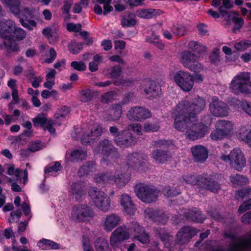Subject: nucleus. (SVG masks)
Here are the masks:
<instances>
[{"instance_id": "obj_29", "label": "nucleus", "mask_w": 251, "mask_h": 251, "mask_svg": "<svg viewBox=\"0 0 251 251\" xmlns=\"http://www.w3.org/2000/svg\"><path fill=\"white\" fill-rule=\"evenodd\" d=\"M99 148V150L101 151L103 156H108L115 153V149L110 142L106 139H104L100 142Z\"/></svg>"}, {"instance_id": "obj_47", "label": "nucleus", "mask_w": 251, "mask_h": 251, "mask_svg": "<svg viewBox=\"0 0 251 251\" xmlns=\"http://www.w3.org/2000/svg\"><path fill=\"white\" fill-rule=\"evenodd\" d=\"M107 74L112 78L119 77L122 72V68L119 65H116L107 70Z\"/></svg>"}, {"instance_id": "obj_55", "label": "nucleus", "mask_w": 251, "mask_h": 251, "mask_svg": "<svg viewBox=\"0 0 251 251\" xmlns=\"http://www.w3.org/2000/svg\"><path fill=\"white\" fill-rule=\"evenodd\" d=\"M14 33L18 41H21L24 39L26 35L25 31L20 27H15L13 29Z\"/></svg>"}, {"instance_id": "obj_20", "label": "nucleus", "mask_w": 251, "mask_h": 251, "mask_svg": "<svg viewBox=\"0 0 251 251\" xmlns=\"http://www.w3.org/2000/svg\"><path fill=\"white\" fill-rule=\"evenodd\" d=\"M121 220L120 216L116 214H108L103 219L101 226L105 231L110 232L120 224Z\"/></svg>"}, {"instance_id": "obj_35", "label": "nucleus", "mask_w": 251, "mask_h": 251, "mask_svg": "<svg viewBox=\"0 0 251 251\" xmlns=\"http://www.w3.org/2000/svg\"><path fill=\"white\" fill-rule=\"evenodd\" d=\"M158 14V11L153 9H140L137 10L135 12L137 16L144 19L152 18Z\"/></svg>"}, {"instance_id": "obj_18", "label": "nucleus", "mask_w": 251, "mask_h": 251, "mask_svg": "<svg viewBox=\"0 0 251 251\" xmlns=\"http://www.w3.org/2000/svg\"><path fill=\"white\" fill-rule=\"evenodd\" d=\"M127 117L130 120L140 121L151 117V113L146 108L135 106L128 110Z\"/></svg>"}, {"instance_id": "obj_62", "label": "nucleus", "mask_w": 251, "mask_h": 251, "mask_svg": "<svg viewBox=\"0 0 251 251\" xmlns=\"http://www.w3.org/2000/svg\"><path fill=\"white\" fill-rule=\"evenodd\" d=\"M251 208V199H249L246 201H245L239 207L238 212L240 213H244L246 211L250 209Z\"/></svg>"}, {"instance_id": "obj_51", "label": "nucleus", "mask_w": 251, "mask_h": 251, "mask_svg": "<svg viewBox=\"0 0 251 251\" xmlns=\"http://www.w3.org/2000/svg\"><path fill=\"white\" fill-rule=\"evenodd\" d=\"M117 96L116 92L110 91L107 92L101 96V100L102 102L108 103L113 100Z\"/></svg>"}, {"instance_id": "obj_61", "label": "nucleus", "mask_w": 251, "mask_h": 251, "mask_svg": "<svg viewBox=\"0 0 251 251\" xmlns=\"http://www.w3.org/2000/svg\"><path fill=\"white\" fill-rule=\"evenodd\" d=\"M66 28L69 31L78 32L81 30V25L80 24L68 23L67 24Z\"/></svg>"}, {"instance_id": "obj_21", "label": "nucleus", "mask_w": 251, "mask_h": 251, "mask_svg": "<svg viewBox=\"0 0 251 251\" xmlns=\"http://www.w3.org/2000/svg\"><path fill=\"white\" fill-rule=\"evenodd\" d=\"M35 126H40L44 130H48L53 134L55 132V129L53 127V123L51 120H48L44 115H38L32 119Z\"/></svg>"}, {"instance_id": "obj_9", "label": "nucleus", "mask_w": 251, "mask_h": 251, "mask_svg": "<svg viewBox=\"0 0 251 251\" xmlns=\"http://www.w3.org/2000/svg\"><path fill=\"white\" fill-rule=\"evenodd\" d=\"M179 60L183 66L190 71L199 73L203 70L204 67L198 62V57L189 50H184L181 52Z\"/></svg>"}, {"instance_id": "obj_60", "label": "nucleus", "mask_w": 251, "mask_h": 251, "mask_svg": "<svg viewBox=\"0 0 251 251\" xmlns=\"http://www.w3.org/2000/svg\"><path fill=\"white\" fill-rule=\"evenodd\" d=\"M250 195H251V187H249L246 190L238 191L236 194L235 197L236 199H239Z\"/></svg>"}, {"instance_id": "obj_25", "label": "nucleus", "mask_w": 251, "mask_h": 251, "mask_svg": "<svg viewBox=\"0 0 251 251\" xmlns=\"http://www.w3.org/2000/svg\"><path fill=\"white\" fill-rule=\"evenodd\" d=\"M142 89L149 98H156L159 93V87L152 81L146 80L142 84Z\"/></svg>"}, {"instance_id": "obj_63", "label": "nucleus", "mask_w": 251, "mask_h": 251, "mask_svg": "<svg viewBox=\"0 0 251 251\" xmlns=\"http://www.w3.org/2000/svg\"><path fill=\"white\" fill-rule=\"evenodd\" d=\"M73 3V0H66L64 1V4L62 7L63 13H68Z\"/></svg>"}, {"instance_id": "obj_49", "label": "nucleus", "mask_w": 251, "mask_h": 251, "mask_svg": "<svg viewBox=\"0 0 251 251\" xmlns=\"http://www.w3.org/2000/svg\"><path fill=\"white\" fill-rule=\"evenodd\" d=\"M69 112V107L66 106H62L57 110L54 116L56 119L65 118Z\"/></svg>"}, {"instance_id": "obj_1", "label": "nucleus", "mask_w": 251, "mask_h": 251, "mask_svg": "<svg viewBox=\"0 0 251 251\" xmlns=\"http://www.w3.org/2000/svg\"><path fill=\"white\" fill-rule=\"evenodd\" d=\"M205 101L202 98L195 99L192 103L182 101L176 106L173 113L174 127L177 131L185 132L193 115H196L205 107Z\"/></svg>"}, {"instance_id": "obj_6", "label": "nucleus", "mask_w": 251, "mask_h": 251, "mask_svg": "<svg viewBox=\"0 0 251 251\" xmlns=\"http://www.w3.org/2000/svg\"><path fill=\"white\" fill-rule=\"evenodd\" d=\"M250 75L249 73L240 72L234 76L230 85L232 91L235 93L241 92L251 94V82L250 80Z\"/></svg>"}, {"instance_id": "obj_46", "label": "nucleus", "mask_w": 251, "mask_h": 251, "mask_svg": "<svg viewBox=\"0 0 251 251\" xmlns=\"http://www.w3.org/2000/svg\"><path fill=\"white\" fill-rule=\"evenodd\" d=\"M239 105L244 112L251 116V101L243 100L239 101Z\"/></svg>"}, {"instance_id": "obj_45", "label": "nucleus", "mask_w": 251, "mask_h": 251, "mask_svg": "<svg viewBox=\"0 0 251 251\" xmlns=\"http://www.w3.org/2000/svg\"><path fill=\"white\" fill-rule=\"evenodd\" d=\"M128 17L129 19H127L125 18H123L121 21V25L123 27H131L134 26L137 21L135 18V15L132 14L129 15Z\"/></svg>"}, {"instance_id": "obj_2", "label": "nucleus", "mask_w": 251, "mask_h": 251, "mask_svg": "<svg viewBox=\"0 0 251 251\" xmlns=\"http://www.w3.org/2000/svg\"><path fill=\"white\" fill-rule=\"evenodd\" d=\"M95 181L98 184L107 183L115 184L119 188L124 187L130 180V176L123 169L120 168L105 174L97 175L94 177Z\"/></svg>"}, {"instance_id": "obj_3", "label": "nucleus", "mask_w": 251, "mask_h": 251, "mask_svg": "<svg viewBox=\"0 0 251 251\" xmlns=\"http://www.w3.org/2000/svg\"><path fill=\"white\" fill-rule=\"evenodd\" d=\"M15 23L9 19L0 21V37L3 39V46L10 52L17 51L18 45L12 40V31Z\"/></svg>"}, {"instance_id": "obj_24", "label": "nucleus", "mask_w": 251, "mask_h": 251, "mask_svg": "<svg viewBox=\"0 0 251 251\" xmlns=\"http://www.w3.org/2000/svg\"><path fill=\"white\" fill-rule=\"evenodd\" d=\"M197 233V230L194 228L188 226L183 227L177 233V239L180 244H182L188 242Z\"/></svg>"}, {"instance_id": "obj_17", "label": "nucleus", "mask_w": 251, "mask_h": 251, "mask_svg": "<svg viewBox=\"0 0 251 251\" xmlns=\"http://www.w3.org/2000/svg\"><path fill=\"white\" fill-rule=\"evenodd\" d=\"M209 108L211 113L213 115L217 117L227 116L229 111L227 105L219 100L217 97H213L212 99Z\"/></svg>"}, {"instance_id": "obj_14", "label": "nucleus", "mask_w": 251, "mask_h": 251, "mask_svg": "<svg viewBox=\"0 0 251 251\" xmlns=\"http://www.w3.org/2000/svg\"><path fill=\"white\" fill-rule=\"evenodd\" d=\"M138 197L143 201L150 203L157 200L159 192L147 185L140 184L136 187Z\"/></svg>"}, {"instance_id": "obj_31", "label": "nucleus", "mask_w": 251, "mask_h": 251, "mask_svg": "<svg viewBox=\"0 0 251 251\" xmlns=\"http://www.w3.org/2000/svg\"><path fill=\"white\" fill-rule=\"evenodd\" d=\"M238 137L251 147V128L249 129L246 126H241L239 129Z\"/></svg>"}, {"instance_id": "obj_56", "label": "nucleus", "mask_w": 251, "mask_h": 251, "mask_svg": "<svg viewBox=\"0 0 251 251\" xmlns=\"http://www.w3.org/2000/svg\"><path fill=\"white\" fill-rule=\"evenodd\" d=\"M71 66L78 71H84L86 69V65L82 61H73L71 64Z\"/></svg>"}, {"instance_id": "obj_34", "label": "nucleus", "mask_w": 251, "mask_h": 251, "mask_svg": "<svg viewBox=\"0 0 251 251\" xmlns=\"http://www.w3.org/2000/svg\"><path fill=\"white\" fill-rule=\"evenodd\" d=\"M58 30V26L57 25H53L44 28L42 30V33L50 41L51 38L53 37L55 39L57 38Z\"/></svg>"}, {"instance_id": "obj_37", "label": "nucleus", "mask_w": 251, "mask_h": 251, "mask_svg": "<svg viewBox=\"0 0 251 251\" xmlns=\"http://www.w3.org/2000/svg\"><path fill=\"white\" fill-rule=\"evenodd\" d=\"M185 216L187 219L197 222L201 223L204 220L201 212L196 209L189 211L186 213Z\"/></svg>"}, {"instance_id": "obj_8", "label": "nucleus", "mask_w": 251, "mask_h": 251, "mask_svg": "<svg viewBox=\"0 0 251 251\" xmlns=\"http://www.w3.org/2000/svg\"><path fill=\"white\" fill-rule=\"evenodd\" d=\"M196 115L191 116V119L185 131L186 137L195 140L202 137L208 130L207 126L198 122Z\"/></svg>"}, {"instance_id": "obj_64", "label": "nucleus", "mask_w": 251, "mask_h": 251, "mask_svg": "<svg viewBox=\"0 0 251 251\" xmlns=\"http://www.w3.org/2000/svg\"><path fill=\"white\" fill-rule=\"evenodd\" d=\"M80 34L84 38L86 44L90 45L94 42L93 38L90 36V34L88 32H81Z\"/></svg>"}, {"instance_id": "obj_30", "label": "nucleus", "mask_w": 251, "mask_h": 251, "mask_svg": "<svg viewBox=\"0 0 251 251\" xmlns=\"http://www.w3.org/2000/svg\"><path fill=\"white\" fill-rule=\"evenodd\" d=\"M0 1L14 15L19 13L20 0H0Z\"/></svg>"}, {"instance_id": "obj_39", "label": "nucleus", "mask_w": 251, "mask_h": 251, "mask_svg": "<svg viewBox=\"0 0 251 251\" xmlns=\"http://www.w3.org/2000/svg\"><path fill=\"white\" fill-rule=\"evenodd\" d=\"M110 112V117H108L110 120H118L122 113L121 105L117 104L112 105Z\"/></svg>"}, {"instance_id": "obj_41", "label": "nucleus", "mask_w": 251, "mask_h": 251, "mask_svg": "<svg viewBox=\"0 0 251 251\" xmlns=\"http://www.w3.org/2000/svg\"><path fill=\"white\" fill-rule=\"evenodd\" d=\"M96 251H109L107 241L103 238H97L94 243Z\"/></svg>"}, {"instance_id": "obj_10", "label": "nucleus", "mask_w": 251, "mask_h": 251, "mask_svg": "<svg viewBox=\"0 0 251 251\" xmlns=\"http://www.w3.org/2000/svg\"><path fill=\"white\" fill-rule=\"evenodd\" d=\"M221 159L228 162L232 168L238 171H241L246 165L244 154L238 148L233 149L228 155H223Z\"/></svg>"}, {"instance_id": "obj_5", "label": "nucleus", "mask_w": 251, "mask_h": 251, "mask_svg": "<svg viewBox=\"0 0 251 251\" xmlns=\"http://www.w3.org/2000/svg\"><path fill=\"white\" fill-rule=\"evenodd\" d=\"M88 194L94 205L101 211H108L111 207V199L104 192L96 187L91 188Z\"/></svg>"}, {"instance_id": "obj_59", "label": "nucleus", "mask_w": 251, "mask_h": 251, "mask_svg": "<svg viewBox=\"0 0 251 251\" xmlns=\"http://www.w3.org/2000/svg\"><path fill=\"white\" fill-rule=\"evenodd\" d=\"M159 127V126L156 124L147 123L144 125V130L145 132H154L157 131Z\"/></svg>"}, {"instance_id": "obj_36", "label": "nucleus", "mask_w": 251, "mask_h": 251, "mask_svg": "<svg viewBox=\"0 0 251 251\" xmlns=\"http://www.w3.org/2000/svg\"><path fill=\"white\" fill-rule=\"evenodd\" d=\"M38 247L41 250H46L50 249H57L59 245L52 241L42 239L37 243Z\"/></svg>"}, {"instance_id": "obj_15", "label": "nucleus", "mask_w": 251, "mask_h": 251, "mask_svg": "<svg viewBox=\"0 0 251 251\" xmlns=\"http://www.w3.org/2000/svg\"><path fill=\"white\" fill-rule=\"evenodd\" d=\"M94 216L93 210L90 207L84 204H78L73 207L71 218L77 222L88 220Z\"/></svg>"}, {"instance_id": "obj_11", "label": "nucleus", "mask_w": 251, "mask_h": 251, "mask_svg": "<svg viewBox=\"0 0 251 251\" xmlns=\"http://www.w3.org/2000/svg\"><path fill=\"white\" fill-rule=\"evenodd\" d=\"M36 11L32 7H24L21 10L20 8L19 13L15 15L20 18L19 22L23 27L32 30L37 26V23L32 19L34 17Z\"/></svg>"}, {"instance_id": "obj_43", "label": "nucleus", "mask_w": 251, "mask_h": 251, "mask_svg": "<svg viewBox=\"0 0 251 251\" xmlns=\"http://www.w3.org/2000/svg\"><path fill=\"white\" fill-rule=\"evenodd\" d=\"M93 96V92L89 89L82 90L79 92V99L84 102L91 100Z\"/></svg>"}, {"instance_id": "obj_58", "label": "nucleus", "mask_w": 251, "mask_h": 251, "mask_svg": "<svg viewBox=\"0 0 251 251\" xmlns=\"http://www.w3.org/2000/svg\"><path fill=\"white\" fill-rule=\"evenodd\" d=\"M21 216L22 213L19 210L11 212L10 213V216L9 218V223H12L18 221Z\"/></svg>"}, {"instance_id": "obj_44", "label": "nucleus", "mask_w": 251, "mask_h": 251, "mask_svg": "<svg viewBox=\"0 0 251 251\" xmlns=\"http://www.w3.org/2000/svg\"><path fill=\"white\" fill-rule=\"evenodd\" d=\"M83 45L82 43H77L75 41H72L69 43L68 48L72 53L77 54L82 49Z\"/></svg>"}, {"instance_id": "obj_7", "label": "nucleus", "mask_w": 251, "mask_h": 251, "mask_svg": "<svg viewBox=\"0 0 251 251\" xmlns=\"http://www.w3.org/2000/svg\"><path fill=\"white\" fill-rule=\"evenodd\" d=\"M215 127L216 129L210 134L213 140L230 137L234 133V125L229 121L219 120L216 123Z\"/></svg>"}, {"instance_id": "obj_16", "label": "nucleus", "mask_w": 251, "mask_h": 251, "mask_svg": "<svg viewBox=\"0 0 251 251\" xmlns=\"http://www.w3.org/2000/svg\"><path fill=\"white\" fill-rule=\"evenodd\" d=\"M129 230L125 226H121L117 228L112 233L110 238L111 246L116 249L122 241L128 239L129 237Z\"/></svg>"}, {"instance_id": "obj_23", "label": "nucleus", "mask_w": 251, "mask_h": 251, "mask_svg": "<svg viewBox=\"0 0 251 251\" xmlns=\"http://www.w3.org/2000/svg\"><path fill=\"white\" fill-rule=\"evenodd\" d=\"M120 203L124 212L127 215H133L136 211V208L131 200V197L126 194L121 195L120 199Z\"/></svg>"}, {"instance_id": "obj_48", "label": "nucleus", "mask_w": 251, "mask_h": 251, "mask_svg": "<svg viewBox=\"0 0 251 251\" xmlns=\"http://www.w3.org/2000/svg\"><path fill=\"white\" fill-rule=\"evenodd\" d=\"M87 156L86 152L82 150L74 151L71 154V161H73L75 159H83Z\"/></svg>"}, {"instance_id": "obj_27", "label": "nucleus", "mask_w": 251, "mask_h": 251, "mask_svg": "<svg viewBox=\"0 0 251 251\" xmlns=\"http://www.w3.org/2000/svg\"><path fill=\"white\" fill-rule=\"evenodd\" d=\"M201 181L206 189L211 192H217L220 188L219 184L215 181V178L212 176L201 177Z\"/></svg>"}, {"instance_id": "obj_13", "label": "nucleus", "mask_w": 251, "mask_h": 251, "mask_svg": "<svg viewBox=\"0 0 251 251\" xmlns=\"http://www.w3.org/2000/svg\"><path fill=\"white\" fill-rule=\"evenodd\" d=\"M109 131L116 144L121 147H128L135 143L134 137L127 130L119 131L116 126H113L110 127Z\"/></svg>"}, {"instance_id": "obj_50", "label": "nucleus", "mask_w": 251, "mask_h": 251, "mask_svg": "<svg viewBox=\"0 0 251 251\" xmlns=\"http://www.w3.org/2000/svg\"><path fill=\"white\" fill-rule=\"evenodd\" d=\"M251 46V41L245 40L236 43L234 44V48L237 50L242 51L246 50Z\"/></svg>"}, {"instance_id": "obj_4", "label": "nucleus", "mask_w": 251, "mask_h": 251, "mask_svg": "<svg viewBox=\"0 0 251 251\" xmlns=\"http://www.w3.org/2000/svg\"><path fill=\"white\" fill-rule=\"evenodd\" d=\"M102 132V129L99 125H92L83 129L77 127L72 133V136L75 138L80 139L83 143H87L100 136Z\"/></svg>"}, {"instance_id": "obj_42", "label": "nucleus", "mask_w": 251, "mask_h": 251, "mask_svg": "<svg viewBox=\"0 0 251 251\" xmlns=\"http://www.w3.org/2000/svg\"><path fill=\"white\" fill-rule=\"evenodd\" d=\"M188 48L198 53H201L207 51V48L205 46L194 41L189 43Z\"/></svg>"}, {"instance_id": "obj_38", "label": "nucleus", "mask_w": 251, "mask_h": 251, "mask_svg": "<svg viewBox=\"0 0 251 251\" xmlns=\"http://www.w3.org/2000/svg\"><path fill=\"white\" fill-rule=\"evenodd\" d=\"M231 182L234 185H243L249 183V178L243 175H234L230 177Z\"/></svg>"}, {"instance_id": "obj_12", "label": "nucleus", "mask_w": 251, "mask_h": 251, "mask_svg": "<svg viewBox=\"0 0 251 251\" xmlns=\"http://www.w3.org/2000/svg\"><path fill=\"white\" fill-rule=\"evenodd\" d=\"M176 84L184 92L191 91L194 87V80L193 75L183 71L176 72L173 76Z\"/></svg>"}, {"instance_id": "obj_26", "label": "nucleus", "mask_w": 251, "mask_h": 251, "mask_svg": "<svg viewBox=\"0 0 251 251\" xmlns=\"http://www.w3.org/2000/svg\"><path fill=\"white\" fill-rule=\"evenodd\" d=\"M191 151L194 157L198 162H203L208 157V151L202 146H196L191 148Z\"/></svg>"}, {"instance_id": "obj_22", "label": "nucleus", "mask_w": 251, "mask_h": 251, "mask_svg": "<svg viewBox=\"0 0 251 251\" xmlns=\"http://www.w3.org/2000/svg\"><path fill=\"white\" fill-rule=\"evenodd\" d=\"M128 164L139 170H144L146 167V158L143 155L138 153H134L128 157Z\"/></svg>"}, {"instance_id": "obj_28", "label": "nucleus", "mask_w": 251, "mask_h": 251, "mask_svg": "<svg viewBox=\"0 0 251 251\" xmlns=\"http://www.w3.org/2000/svg\"><path fill=\"white\" fill-rule=\"evenodd\" d=\"M146 216L153 221L164 224L166 222L167 217L160 211H155L151 208H147L145 211Z\"/></svg>"}, {"instance_id": "obj_57", "label": "nucleus", "mask_w": 251, "mask_h": 251, "mask_svg": "<svg viewBox=\"0 0 251 251\" xmlns=\"http://www.w3.org/2000/svg\"><path fill=\"white\" fill-rule=\"evenodd\" d=\"M155 39L156 41H153L152 40V37H147L146 38V40H147V42L154 44L155 46H156L160 50H164V45L159 39L158 36H155Z\"/></svg>"}, {"instance_id": "obj_19", "label": "nucleus", "mask_w": 251, "mask_h": 251, "mask_svg": "<svg viewBox=\"0 0 251 251\" xmlns=\"http://www.w3.org/2000/svg\"><path fill=\"white\" fill-rule=\"evenodd\" d=\"M130 234H133L135 238L143 244L150 242L149 235L145 232L144 228L138 223L134 222L129 229Z\"/></svg>"}, {"instance_id": "obj_53", "label": "nucleus", "mask_w": 251, "mask_h": 251, "mask_svg": "<svg viewBox=\"0 0 251 251\" xmlns=\"http://www.w3.org/2000/svg\"><path fill=\"white\" fill-rule=\"evenodd\" d=\"M62 168L60 163L58 162H56L54 164L47 168H46L45 172L46 174L51 173V175H53L54 173H56L59 170H60Z\"/></svg>"}, {"instance_id": "obj_32", "label": "nucleus", "mask_w": 251, "mask_h": 251, "mask_svg": "<svg viewBox=\"0 0 251 251\" xmlns=\"http://www.w3.org/2000/svg\"><path fill=\"white\" fill-rule=\"evenodd\" d=\"M69 191L77 200H80L85 194L84 186L79 183H73Z\"/></svg>"}, {"instance_id": "obj_40", "label": "nucleus", "mask_w": 251, "mask_h": 251, "mask_svg": "<svg viewBox=\"0 0 251 251\" xmlns=\"http://www.w3.org/2000/svg\"><path fill=\"white\" fill-rule=\"evenodd\" d=\"M95 170V164L93 162H88L85 163L80 167L78 173L80 176L89 175L91 172H93Z\"/></svg>"}, {"instance_id": "obj_33", "label": "nucleus", "mask_w": 251, "mask_h": 251, "mask_svg": "<svg viewBox=\"0 0 251 251\" xmlns=\"http://www.w3.org/2000/svg\"><path fill=\"white\" fill-rule=\"evenodd\" d=\"M152 157L157 163H164L170 157V155L164 151L156 150L152 153Z\"/></svg>"}, {"instance_id": "obj_52", "label": "nucleus", "mask_w": 251, "mask_h": 251, "mask_svg": "<svg viewBox=\"0 0 251 251\" xmlns=\"http://www.w3.org/2000/svg\"><path fill=\"white\" fill-rule=\"evenodd\" d=\"M45 56L47 57L44 59V62L48 64L51 63L54 61L56 57V51L53 48H50L49 49L48 53Z\"/></svg>"}, {"instance_id": "obj_54", "label": "nucleus", "mask_w": 251, "mask_h": 251, "mask_svg": "<svg viewBox=\"0 0 251 251\" xmlns=\"http://www.w3.org/2000/svg\"><path fill=\"white\" fill-rule=\"evenodd\" d=\"M186 28L182 25H178L175 26L173 28L174 34L178 36H182L186 33Z\"/></svg>"}]
</instances>
